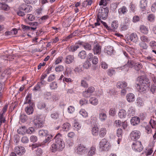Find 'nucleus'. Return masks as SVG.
<instances>
[{
    "label": "nucleus",
    "mask_w": 156,
    "mask_h": 156,
    "mask_svg": "<svg viewBox=\"0 0 156 156\" xmlns=\"http://www.w3.org/2000/svg\"><path fill=\"white\" fill-rule=\"evenodd\" d=\"M139 83L136 84V88L138 89L139 91L143 93H145L148 89L150 86L149 83V80L148 78H144L143 76L138 78L137 79Z\"/></svg>",
    "instance_id": "nucleus-1"
},
{
    "label": "nucleus",
    "mask_w": 156,
    "mask_h": 156,
    "mask_svg": "<svg viewBox=\"0 0 156 156\" xmlns=\"http://www.w3.org/2000/svg\"><path fill=\"white\" fill-rule=\"evenodd\" d=\"M55 142L51 145V149L53 152L56 151H60L64 147V142L63 141L62 135L58 133L55 136Z\"/></svg>",
    "instance_id": "nucleus-2"
},
{
    "label": "nucleus",
    "mask_w": 156,
    "mask_h": 156,
    "mask_svg": "<svg viewBox=\"0 0 156 156\" xmlns=\"http://www.w3.org/2000/svg\"><path fill=\"white\" fill-rule=\"evenodd\" d=\"M26 101L24 104H28L29 106L26 107L25 111L28 115H30L33 114L34 112V103L31 100L30 96V95H27L26 98Z\"/></svg>",
    "instance_id": "nucleus-3"
},
{
    "label": "nucleus",
    "mask_w": 156,
    "mask_h": 156,
    "mask_svg": "<svg viewBox=\"0 0 156 156\" xmlns=\"http://www.w3.org/2000/svg\"><path fill=\"white\" fill-rule=\"evenodd\" d=\"M109 10L108 8H101L99 10L97 17L101 19L105 20L106 18Z\"/></svg>",
    "instance_id": "nucleus-4"
},
{
    "label": "nucleus",
    "mask_w": 156,
    "mask_h": 156,
    "mask_svg": "<svg viewBox=\"0 0 156 156\" xmlns=\"http://www.w3.org/2000/svg\"><path fill=\"white\" fill-rule=\"evenodd\" d=\"M109 144L105 139H102L99 143V147L102 150L108 151L109 149Z\"/></svg>",
    "instance_id": "nucleus-5"
},
{
    "label": "nucleus",
    "mask_w": 156,
    "mask_h": 156,
    "mask_svg": "<svg viewBox=\"0 0 156 156\" xmlns=\"http://www.w3.org/2000/svg\"><path fill=\"white\" fill-rule=\"evenodd\" d=\"M132 148L135 151L140 152L143 148L141 142L137 141L133 143L132 145Z\"/></svg>",
    "instance_id": "nucleus-6"
},
{
    "label": "nucleus",
    "mask_w": 156,
    "mask_h": 156,
    "mask_svg": "<svg viewBox=\"0 0 156 156\" xmlns=\"http://www.w3.org/2000/svg\"><path fill=\"white\" fill-rule=\"evenodd\" d=\"M134 65L133 62L131 60H128L127 63L122 66L118 67V69H119L121 70H123L125 71H128L130 67H132Z\"/></svg>",
    "instance_id": "nucleus-7"
},
{
    "label": "nucleus",
    "mask_w": 156,
    "mask_h": 156,
    "mask_svg": "<svg viewBox=\"0 0 156 156\" xmlns=\"http://www.w3.org/2000/svg\"><path fill=\"white\" fill-rule=\"evenodd\" d=\"M19 9L20 10L24 11L26 13H27L32 10V7L30 5L24 3L20 5L19 7Z\"/></svg>",
    "instance_id": "nucleus-8"
},
{
    "label": "nucleus",
    "mask_w": 156,
    "mask_h": 156,
    "mask_svg": "<svg viewBox=\"0 0 156 156\" xmlns=\"http://www.w3.org/2000/svg\"><path fill=\"white\" fill-rule=\"evenodd\" d=\"M140 133L137 130L132 131L130 134V137L131 139L134 141H136L140 137Z\"/></svg>",
    "instance_id": "nucleus-9"
},
{
    "label": "nucleus",
    "mask_w": 156,
    "mask_h": 156,
    "mask_svg": "<svg viewBox=\"0 0 156 156\" xmlns=\"http://www.w3.org/2000/svg\"><path fill=\"white\" fill-rule=\"evenodd\" d=\"M87 59L88 61H91L92 63L94 65L97 64L98 62V57L96 56H94L93 54L90 53L87 55Z\"/></svg>",
    "instance_id": "nucleus-10"
},
{
    "label": "nucleus",
    "mask_w": 156,
    "mask_h": 156,
    "mask_svg": "<svg viewBox=\"0 0 156 156\" xmlns=\"http://www.w3.org/2000/svg\"><path fill=\"white\" fill-rule=\"evenodd\" d=\"M94 88L93 87H89L87 90H85L83 92V95L86 98L90 97L91 93L94 92Z\"/></svg>",
    "instance_id": "nucleus-11"
},
{
    "label": "nucleus",
    "mask_w": 156,
    "mask_h": 156,
    "mask_svg": "<svg viewBox=\"0 0 156 156\" xmlns=\"http://www.w3.org/2000/svg\"><path fill=\"white\" fill-rule=\"evenodd\" d=\"M14 151L16 154L21 155L24 153L25 150L23 147L19 146L15 147Z\"/></svg>",
    "instance_id": "nucleus-12"
},
{
    "label": "nucleus",
    "mask_w": 156,
    "mask_h": 156,
    "mask_svg": "<svg viewBox=\"0 0 156 156\" xmlns=\"http://www.w3.org/2000/svg\"><path fill=\"white\" fill-rule=\"evenodd\" d=\"M34 123L37 128H40L43 126V122L41 119H35Z\"/></svg>",
    "instance_id": "nucleus-13"
},
{
    "label": "nucleus",
    "mask_w": 156,
    "mask_h": 156,
    "mask_svg": "<svg viewBox=\"0 0 156 156\" xmlns=\"http://www.w3.org/2000/svg\"><path fill=\"white\" fill-rule=\"evenodd\" d=\"M74 57L73 55H69L66 58L65 62L67 64H70L73 62Z\"/></svg>",
    "instance_id": "nucleus-14"
},
{
    "label": "nucleus",
    "mask_w": 156,
    "mask_h": 156,
    "mask_svg": "<svg viewBox=\"0 0 156 156\" xmlns=\"http://www.w3.org/2000/svg\"><path fill=\"white\" fill-rule=\"evenodd\" d=\"M94 54H99L101 51V47L98 44L95 45L93 49Z\"/></svg>",
    "instance_id": "nucleus-15"
},
{
    "label": "nucleus",
    "mask_w": 156,
    "mask_h": 156,
    "mask_svg": "<svg viewBox=\"0 0 156 156\" xmlns=\"http://www.w3.org/2000/svg\"><path fill=\"white\" fill-rule=\"evenodd\" d=\"M117 87L119 89H122L126 87L127 86V83L125 81H120L117 84Z\"/></svg>",
    "instance_id": "nucleus-16"
},
{
    "label": "nucleus",
    "mask_w": 156,
    "mask_h": 156,
    "mask_svg": "<svg viewBox=\"0 0 156 156\" xmlns=\"http://www.w3.org/2000/svg\"><path fill=\"white\" fill-rule=\"evenodd\" d=\"M147 4V2L146 0H141L140 2V7L141 10L143 11L146 10Z\"/></svg>",
    "instance_id": "nucleus-17"
},
{
    "label": "nucleus",
    "mask_w": 156,
    "mask_h": 156,
    "mask_svg": "<svg viewBox=\"0 0 156 156\" xmlns=\"http://www.w3.org/2000/svg\"><path fill=\"white\" fill-rule=\"evenodd\" d=\"M140 119L138 117H132L130 120L131 124L133 126H135L139 123L140 122Z\"/></svg>",
    "instance_id": "nucleus-18"
},
{
    "label": "nucleus",
    "mask_w": 156,
    "mask_h": 156,
    "mask_svg": "<svg viewBox=\"0 0 156 156\" xmlns=\"http://www.w3.org/2000/svg\"><path fill=\"white\" fill-rule=\"evenodd\" d=\"M127 101L129 102L133 101L135 100V96L133 93H129L126 96Z\"/></svg>",
    "instance_id": "nucleus-19"
},
{
    "label": "nucleus",
    "mask_w": 156,
    "mask_h": 156,
    "mask_svg": "<svg viewBox=\"0 0 156 156\" xmlns=\"http://www.w3.org/2000/svg\"><path fill=\"white\" fill-rule=\"evenodd\" d=\"M130 39L131 41L136 43L138 40V37L136 34L135 33H133L130 35Z\"/></svg>",
    "instance_id": "nucleus-20"
},
{
    "label": "nucleus",
    "mask_w": 156,
    "mask_h": 156,
    "mask_svg": "<svg viewBox=\"0 0 156 156\" xmlns=\"http://www.w3.org/2000/svg\"><path fill=\"white\" fill-rule=\"evenodd\" d=\"M126 114V112L124 109L120 110L118 114L119 116L121 119L125 118Z\"/></svg>",
    "instance_id": "nucleus-21"
},
{
    "label": "nucleus",
    "mask_w": 156,
    "mask_h": 156,
    "mask_svg": "<svg viewBox=\"0 0 156 156\" xmlns=\"http://www.w3.org/2000/svg\"><path fill=\"white\" fill-rule=\"evenodd\" d=\"M26 127L24 126L19 128L17 130V132L19 134L24 135L26 133Z\"/></svg>",
    "instance_id": "nucleus-22"
},
{
    "label": "nucleus",
    "mask_w": 156,
    "mask_h": 156,
    "mask_svg": "<svg viewBox=\"0 0 156 156\" xmlns=\"http://www.w3.org/2000/svg\"><path fill=\"white\" fill-rule=\"evenodd\" d=\"M92 3V0H87L82 3V6L83 7L88 8L89 6Z\"/></svg>",
    "instance_id": "nucleus-23"
},
{
    "label": "nucleus",
    "mask_w": 156,
    "mask_h": 156,
    "mask_svg": "<svg viewBox=\"0 0 156 156\" xmlns=\"http://www.w3.org/2000/svg\"><path fill=\"white\" fill-rule=\"evenodd\" d=\"M99 118L101 121H105L107 118L106 114L103 112H102L99 114Z\"/></svg>",
    "instance_id": "nucleus-24"
},
{
    "label": "nucleus",
    "mask_w": 156,
    "mask_h": 156,
    "mask_svg": "<svg viewBox=\"0 0 156 156\" xmlns=\"http://www.w3.org/2000/svg\"><path fill=\"white\" fill-rule=\"evenodd\" d=\"M28 24L32 27H30V29L33 30H35L39 24V23L37 22H30Z\"/></svg>",
    "instance_id": "nucleus-25"
},
{
    "label": "nucleus",
    "mask_w": 156,
    "mask_h": 156,
    "mask_svg": "<svg viewBox=\"0 0 156 156\" xmlns=\"http://www.w3.org/2000/svg\"><path fill=\"white\" fill-rule=\"evenodd\" d=\"M128 11L127 8L125 6H123L119 8L118 10V12L119 14H125Z\"/></svg>",
    "instance_id": "nucleus-26"
},
{
    "label": "nucleus",
    "mask_w": 156,
    "mask_h": 156,
    "mask_svg": "<svg viewBox=\"0 0 156 156\" xmlns=\"http://www.w3.org/2000/svg\"><path fill=\"white\" fill-rule=\"evenodd\" d=\"M140 30L141 32L145 34H147L148 32V28L144 25H141L140 27Z\"/></svg>",
    "instance_id": "nucleus-27"
},
{
    "label": "nucleus",
    "mask_w": 156,
    "mask_h": 156,
    "mask_svg": "<svg viewBox=\"0 0 156 156\" xmlns=\"http://www.w3.org/2000/svg\"><path fill=\"white\" fill-rule=\"evenodd\" d=\"M107 132L106 129L105 128H101L99 132V135L100 137H104Z\"/></svg>",
    "instance_id": "nucleus-28"
},
{
    "label": "nucleus",
    "mask_w": 156,
    "mask_h": 156,
    "mask_svg": "<svg viewBox=\"0 0 156 156\" xmlns=\"http://www.w3.org/2000/svg\"><path fill=\"white\" fill-rule=\"evenodd\" d=\"M92 132L93 135H96L98 134V128L97 126L94 125L92 127Z\"/></svg>",
    "instance_id": "nucleus-29"
},
{
    "label": "nucleus",
    "mask_w": 156,
    "mask_h": 156,
    "mask_svg": "<svg viewBox=\"0 0 156 156\" xmlns=\"http://www.w3.org/2000/svg\"><path fill=\"white\" fill-rule=\"evenodd\" d=\"M39 133L40 136H47L48 134V131L46 130H40L39 131Z\"/></svg>",
    "instance_id": "nucleus-30"
},
{
    "label": "nucleus",
    "mask_w": 156,
    "mask_h": 156,
    "mask_svg": "<svg viewBox=\"0 0 156 156\" xmlns=\"http://www.w3.org/2000/svg\"><path fill=\"white\" fill-rule=\"evenodd\" d=\"M77 152L80 154V152H83L85 151V147L83 146L80 145H78L77 148Z\"/></svg>",
    "instance_id": "nucleus-31"
},
{
    "label": "nucleus",
    "mask_w": 156,
    "mask_h": 156,
    "mask_svg": "<svg viewBox=\"0 0 156 156\" xmlns=\"http://www.w3.org/2000/svg\"><path fill=\"white\" fill-rule=\"evenodd\" d=\"M95 150V147L93 146L92 147L90 148V150L88 152V155L90 156H91L94 154Z\"/></svg>",
    "instance_id": "nucleus-32"
},
{
    "label": "nucleus",
    "mask_w": 156,
    "mask_h": 156,
    "mask_svg": "<svg viewBox=\"0 0 156 156\" xmlns=\"http://www.w3.org/2000/svg\"><path fill=\"white\" fill-rule=\"evenodd\" d=\"M89 101L90 103L94 105H96L98 103V100L95 97H92L90 98Z\"/></svg>",
    "instance_id": "nucleus-33"
},
{
    "label": "nucleus",
    "mask_w": 156,
    "mask_h": 156,
    "mask_svg": "<svg viewBox=\"0 0 156 156\" xmlns=\"http://www.w3.org/2000/svg\"><path fill=\"white\" fill-rule=\"evenodd\" d=\"M78 56L81 59H84L86 56V52L84 51L80 52L78 54Z\"/></svg>",
    "instance_id": "nucleus-34"
},
{
    "label": "nucleus",
    "mask_w": 156,
    "mask_h": 156,
    "mask_svg": "<svg viewBox=\"0 0 156 156\" xmlns=\"http://www.w3.org/2000/svg\"><path fill=\"white\" fill-rule=\"evenodd\" d=\"M20 119L21 121L23 122H24L27 120V116L25 114H22L20 115Z\"/></svg>",
    "instance_id": "nucleus-35"
},
{
    "label": "nucleus",
    "mask_w": 156,
    "mask_h": 156,
    "mask_svg": "<svg viewBox=\"0 0 156 156\" xmlns=\"http://www.w3.org/2000/svg\"><path fill=\"white\" fill-rule=\"evenodd\" d=\"M118 27V24L117 21H113L111 24L112 29V30L116 29Z\"/></svg>",
    "instance_id": "nucleus-36"
},
{
    "label": "nucleus",
    "mask_w": 156,
    "mask_h": 156,
    "mask_svg": "<svg viewBox=\"0 0 156 156\" xmlns=\"http://www.w3.org/2000/svg\"><path fill=\"white\" fill-rule=\"evenodd\" d=\"M70 125L68 123L64 124L62 126V128L63 131H67L69 129Z\"/></svg>",
    "instance_id": "nucleus-37"
},
{
    "label": "nucleus",
    "mask_w": 156,
    "mask_h": 156,
    "mask_svg": "<svg viewBox=\"0 0 156 156\" xmlns=\"http://www.w3.org/2000/svg\"><path fill=\"white\" fill-rule=\"evenodd\" d=\"M79 47L78 45H73L69 48V50L72 52H74Z\"/></svg>",
    "instance_id": "nucleus-38"
},
{
    "label": "nucleus",
    "mask_w": 156,
    "mask_h": 156,
    "mask_svg": "<svg viewBox=\"0 0 156 156\" xmlns=\"http://www.w3.org/2000/svg\"><path fill=\"white\" fill-rule=\"evenodd\" d=\"M80 114L84 117H86L88 116L87 112L83 109H82L80 111Z\"/></svg>",
    "instance_id": "nucleus-39"
},
{
    "label": "nucleus",
    "mask_w": 156,
    "mask_h": 156,
    "mask_svg": "<svg viewBox=\"0 0 156 156\" xmlns=\"http://www.w3.org/2000/svg\"><path fill=\"white\" fill-rule=\"evenodd\" d=\"M115 73V70L113 68L109 69L108 70V74L110 76H112Z\"/></svg>",
    "instance_id": "nucleus-40"
},
{
    "label": "nucleus",
    "mask_w": 156,
    "mask_h": 156,
    "mask_svg": "<svg viewBox=\"0 0 156 156\" xmlns=\"http://www.w3.org/2000/svg\"><path fill=\"white\" fill-rule=\"evenodd\" d=\"M134 67L135 69L138 71L142 68V65L141 63H136L134 65Z\"/></svg>",
    "instance_id": "nucleus-41"
},
{
    "label": "nucleus",
    "mask_w": 156,
    "mask_h": 156,
    "mask_svg": "<svg viewBox=\"0 0 156 156\" xmlns=\"http://www.w3.org/2000/svg\"><path fill=\"white\" fill-rule=\"evenodd\" d=\"M83 47L86 50H90L91 49V45L88 43L84 44L83 45Z\"/></svg>",
    "instance_id": "nucleus-42"
},
{
    "label": "nucleus",
    "mask_w": 156,
    "mask_h": 156,
    "mask_svg": "<svg viewBox=\"0 0 156 156\" xmlns=\"http://www.w3.org/2000/svg\"><path fill=\"white\" fill-rule=\"evenodd\" d=\"M90 66L91 64L89 61L87 60L85 62L83 66L85 69H87Z\"/></svg>",
    "instance_id": "nucleus-43"
},
{
    "label": "nucleus",
    "mask_w": 156,
    "mask_h": 156,
    "mask_svg": "<svg viewBox=\"0 0 156 156\" xmlns=\"http://www.w3.org/2000/svg\"><path fill=\"white\" fill-rule=\"evenodd\" d=\"M59 114L58 112H55L51 114V117L54 119H56L59 118Z\"/></svg>",
    "instance_id": "nucleus-44"
},
{
    "label": "nucleus",
    "mask_w": 156,
    "mask_h": 156,
    "mask_svg": "<svg viewBox=\"0 0 156 156\" xmlns=\"http://www.w3.org/2000/svg\"><path fill=\"white\" fill-rule=\"evenodd\" d=\"M140 40L143 42H148L149 41V40L148 38L146 36H142L140 37Z\"/></svg>",
    "instance_id": "nucleus-45"
},
{
    "label": "nucleus",
    "mask_w": 156,
    "mask_h": 156,
    "mask_svg": "<svg viewBox=\"0 0 156 156\" xmlns=\"http://www.w3.org/2000/svg\"><path fill=\"white\" fill-rule=\"evenodd\" d=\"M154 19L155 16L153 14H150L147 17L148 20L151 22L153 21L154 20Z\"/></svg>",
    "instance_id": "nucleus-46"
},
{
    "label": "nucleus",
    "mask_w": 156,
    "mask_h": 156,
    "mask_svg": "<svg viewBox=\"0 0 156 156\" xmlns=\"http://www.w3.org/2000/svg\"><path fill=\"white\" fill-rule=\"evenodd\" d=\"M123 133L122 130L121 129H118L117 131V136L119 137H122Z\"/></svg>",
    "instance_id": "nucleus-47"
},
{
    "label": "nucleus",
    "mask_w": 156,
    "mask_h": 156,
    "mask_svg": "<svg viewBox=\"0 0 156 156\" xmlns=\"http://www.w3.org/2000/svg\"><path fill=\"white\" fill-rule=\"evenodd\" d=\"M7 70H5L2 73L0 77V79L2 80L5 79H6V75H7Z\"/></svg>",
    "instance_id": "nucleus-48"
},
{
    "label": "nucleus",
    "mask_w": 156,
    "mask_h": 156,
    "mask_svg": "<svg viewBox=\"0 0 156 156\" xmlns=\"http://www.w3.org/2000/svg\"><path fill=\"white\" fill-rule=\"evenodd\" d=\"M139 45L142 49H146L148 47L147 44L144 42H141Z\"/></svg>",
    "instance_id": "nucleus-49"
},
{
    "label": "nucleus",
    "mask_w": 156,
    "mask_h": 156,
    "mask_svg": "<svg viewBox=\"0 0 156 156\" xmlns=\"http://www.w3.org/2000/svg\"><path fill=\"white\" fill-rule=\"evenodd\" d=\"M26 3L29 4H35L37 1V0H24Z\"/></svg>",
    "instance_id": "nucleus-50"
},
{
    "label": "nucleus",
    "mask_w": 156,
    "mask_h": 156,
    "mask_svg": "<svg viewBox=\"0 0 156 156\" xmlns=\"http://www.w3.org/2000/svg\"><path fill=\"white\" fill-rule=\"evenodd\" d=\"M115 108H111L109 111V114L112 116H114L115 114Z\"/></svg>",
    "instance_id": "nucleus-51"
},
{
    "label": "nucleus",
    "mask_w": 156,
    "mask_h": 156,
    "mask_svg": "<svg viewBox=\"0 0 156 156\" xmlns=\"http://www.w3.org/2000/svg\"><path fill=\"white\" fill-rule=\"evenodd\" d=\"M2 5L1 7L2 9L4 10H8L9 9V7L8 5L4 4V3H1Z\"/></svg>",
    "instance_id": "nucleus-52"
},
{
    "label": "nucleus",
    "mask_w": 156,
    "mask_h": 156,
    "mask_svg": "<svg viewBox=\"0 0 156 156\" xmlns=\"http://www.w3.org/2000/svg\"><path fill=\"white\" fill-rule=\"evenodd\" d=\"M26 133L27 134H31L34 131V129L32 127L26 129Z\"/></svg>",
    "instance_id": "nucleus-53"
},
{
    "label": "nucleus",
    "mask_w": 156,
    "mask_h": 156,
    "mask_svg": "<svg viewBox=\"0 0 156 156\" xmlns=\"http://www.w3.org/2000/svg\"><path fill=\"white\" fill-rule=\"evenodd\" d=\"M137 104L138 106H141L144 105L142 100L140 98H138L137 99Z\"/></svg>",
    "instance_id": "nucleus-54"
},
{
    "label": "nucleus",
    "mask_w": 156,
    "mask_h": 156,
    "mask_svg": "<svg viewBox=\"0 0 156 156\" xmlns=\"http://www.w3.org/2000/svg\"><path fill=\"white\" fill-rule=\"evenodd\" d=\"M64 67L63 66L60 65L56 67L55 69V70L57 72H60L63 70Z\"/></svg>",
    "instance_id": "nucleus-55"
},
{
    "label": "nucleus",
    "mask_w": 156,
    "mask_h": 156,
    "mask_svg": "<svg viewBox=\"0 0 156 156\" xmlns=\"http://www.w3.org/2000/svg\"><path fill=\"white\" fill-rule=\"evenodd\" d=\"M47 138L45 139V140H44L43 142L44 143H46L48 142H49L51 140L52 138V136L48 134L47 136Z\"/></svg>",
    "instance_id": "nucleus-56"
},
{
    "label": "nucleus",
    "mask_w": 156,
    "mask_h": 156,
    "mask_svg": "<svg viewBox=\"0 0 156 156\" xmlns=\"http://www.w3.org/2000/svg\"><path fill=\"white\" fill-rule=\"evenodd\" d=\"M51 89H55L57 87V83L55 82H52L50 85Z\"/></svg>",
    "instance_id": "nucleus-57"
},
{
    "label": "nucleus",
    "mask_w": 156,
    "mask_h": 156,
    "mask_svg": "<svg viewBox=\"0 0 156 156\" xmlns=\"http://www.w3.org/2000/svg\"><path fill=\"white\" fill-rule=\"evenodd\" d=\"M30 141L33 142H35L37 140V137L34 135L31 136L30 138Z\"/></svg>",
    "instance_id": "nucleus-58"
},
{
    "label": "nucleus",
    "mask_w": 156,
    "mask_h": 156,
    "mask_svg": "<svg viewBox=\"0 0 156 156\" xmlns=\"http://www.w3.org/2000/svg\"><path fill=\"white\" fill-rule=\"evenodd\" d=\"M21 141L23 143H27L28 142L29 139L27 136H24L22 137Z\"/></svg>",
    "instance_id": "nucleus-59"
},
{
    "label": "nucleus",
    "mask_w": 156,
    "mask_h": 156,
    "mask_svg": "<svg viewBox=\"0 0 156 156\" xmlns=\"http://www.w3.org/2000/svg\"><path fill=\"white\" fill-rule=\"evenodd\" d=\"M51 94L50 92H47L44 94V97L47 99H49L51 98Z\"/></svg>",
    "instance_id": "nucleus-60"
},
{
    "label": "nucleus",
    "mask_w": 156,
    "mask_h": 156,
    "mask_svg": "<svg viewBox=\"0 0 156 156\" xmlns=\"http://www.w3.org/2000/svg\"><path fill=\"white\" fill-rule=\"evenodd\" d=\"M81 85L84 87H88V84L86 81L84 80H82L81 83Z\"/></svg>",
    "instance_id": "nucleus-61"
},
{
    "label": "nucleus",
    "mask_w": 156,
    "mask_h": 156,
    "mask_svg": "<svg viewBox=\"0 0 156 156\" xmlns=\"http://www.w3.org/2000/svg\"><path fill=\"white\" fill-rule=\"evenodd\" d=\"M22 27L23 31L24 32H26L29 30L30 28L28 26H26L24 25H22Z\"/></svg>",
    "instance_id": "nucleus-62"
},
{
    "label": "nucleus",
    "mask_w": 156,
    "mask_h": 156,
    "mask_svg": "<svg viewBox=\"0 0 156 156\" xmlns=\"http://www.w3.org/2000/svg\"><path fill=\"white\" fill-rule=\"evenodd\" d=\"M108 1L107 0H101L99 3V5L106 6L107 5Z\"/></svg>",
    "instance_id": "nucleus-63"
},
{
    "label": "nucleus",
    "mask_w": 156,
    "mask_h": 156,
    "mask_svg": "<svg viewBox=\"0 0 156 156\" xmlns=\"http://www.w3.org/2000/svg\"><path fill=\"white\" fill-rule=\"evenodd\" d=\"M150 45L152 48H156V42L155 41H151L150 43Z\"/></svg>",
    "instance_id": "nucleus-64"
}]
</instances>
